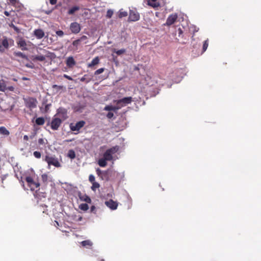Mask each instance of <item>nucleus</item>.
<instances>
[{"instance_id": "nucleus-62", "label": "nucleus", "mask_w": 261, "mask_h": 261, "mask_svg": "<svg viewBox=\"0 0 261 261\" xmlns=\"http://www.w3.org/2000/svg\"><path fill=\"white\" fill-rule=\"evenodd\" d=\"M35 135H36V133H34L33 134H32V135H31L30 136V138L31 139H33V138L34 137Z\"/></svg>"}, {"instance_id": "nucleus-20", "label": "nucleus", "mask_w": 261, "mask_h": 261, "mask_svg": "<svg viewBox=\"0 0 261 261\" xmlns=\"http://www.w3.org/2000/svg\"><path fill=\"white\" fill-rule=\"evenodd\" d=\"M13 55L15 57H20L21 58L24 59L27 61H29L28 57L26 56L24 54L20 51H14L13 53Z\"/></svg>"}, {"instance_id": "nucleus-14", "label": "nucleus", "mask_w": 261, "mask_h": 261, "mask_svg": "<svg viewBox=\"0 0 261 261\" xmlns=\"http://www.w3.org/2000/svg\"><path fill=\"white\" fill-rule=\"evenodd\" d=\"M12 42H13V40L11 39L9 40L6 37H5L2 41V45L5 48L8 49L9 47V43Z\"/></svg>"}, {"instance_id": "nucleus-55", "label": "nucleus", "mask_w": 261, "mask_h": 261, "mask_svg": "<svg viewBox=\"0 0 261 261\" xmlns=\"http://www.w3.org/2000/svg\"><path fill=\"white\" fill-rule=\"evenodd\" d=\"M87 38V36H82L80 39H79V40H80V42H81L82 41H83V40L86 39Z\"/></svg>"}, {"instance_id": "nucleus-19", "label": "nucleus", "mask_w": 261, "mask_h": 261, "mask_svg": "<svg viewBox=\"0 0 261 261\" xmlns=\"http://www.w3.org/2000/svg\"><path fill=\"white\" fill-rule=\"evenodd\" d=\"M81 244L83 247H85L87 248H90L93 245V243L90 240H87L81 242Z\"/></svg>"}, {"instance_id": "nucleus-42", "label": "nucleus", "mask_w": 261, "mask_h": 261, "mask_svg": "<svg viewBox=\"0 0 261 261\" xmlns=\"http://www.w3.org/2000/svg\"><path fill=\"white\" fill-rule=\"evenodd\" d=\"M104 70H105L104 68H99L95 71L94 74L98 75V74L102 73L103 72Z\"/></svg>"}, {"instance_id": "nucleus-64", "label": "nucleus", "mask_w": 261, "mask_h": 261, "mask_svg": "<svg viewBox=\"0 0 261 261\" xmlns=\"http://www.w3.org/2000/svg\"><path fill=\"white\" fill-rule=\"evenodd\" d=\"M64 76L66 77L67 79H68L69 80L71 79V78L70 76H68V75H64Z\"/></svg>"}, {"instance_id": "nucleus-10", "label": "nucleus", "mask_w": 261, "mask_h": 261, "mask_svg": "<svg viewBox=\"0 0 261 261\" xmlns=\"http://www.w3.org/2000/svg\"><path fill=\"white\" fill-rule=\"evenodd\" d=\"M85 124L84 121H80L76 123L75 125L72 123L70 124V128L72 131H79Z\"/></svg>"}, {"instance_id": "nucleus-43", "label": "nucleus", "mask_w": 261, "mask_h": 261, "mask_svg": "<svg viewBox=\"0 0 261 261\" xmlns=\"http://www.w3.org/2000/svg\"><path fill=\"white\" fill-rule=\"evenodd\" d=\"M53 89H56L57 90H60L63 88V86H59L57 85H53L52 86Z\"/></svg>"}, {"instance_id": "nucleus-51", "label": "nucleus", "mask_w": 261, "mask_h": 261, "mask_svg": "<svg viewBox=\"0 0 261 261\" xmlns=\"http://www.w3.org/2000/svg\"><path fill=\"white\" fill-rule=\"evenodd\" d=\"M38 144L39 145H43L45 144L44 139L43 138H40L38 139Z\"/></svg>"}, {"instance_id": "nucleus-29", "label": "nucleus", "mask_w": 261, "mask_h": 261, "mask_svg": "<svg viewBox=\"0 0 261 261\" xmlns=\"http://www.w3.org/2000/svg\"><path fill=\"white\" fill-rule=\"evenodd\" d=\"M45 120L43 117H39L36 119V123L38 125H42L44 124Z\"/></svg>"}, {"instance_id": "nucleus-11", "label": "nucleus", "mask_w": 261, "mask_h": 261, "mask_svg": "<svg viewBox=\"0 0 261 261\" xmlns=\"http://www.w3.org/2000/svg\"><path fill=\"white\" fill-rule=\"evenodd\" d=\"M70 30L72 33L77 34L80 32L81 28L79 23L74 22L70 24Z\"/></svg>"}, {"instance_id": "nucleus-2", "label": "nucleus", "mask_w": 261, "mask_h": 261, "mask_svg": "<svg viewBox=\"0 0 261 261\" xmlns=\"http://www.w3.org/2000/svg\"><path fill=\"white\" fill-rule=\"evenodd\" d=\"M23 100L25 107L30 109V110L36 108L38 103L36 98L32 97H28L23 98Z\"/></svg>"}, {"instance_id": "nucleus-24", "label": "nucleus", "mask_w": 261, "mask_h": 261, "mask_svg": "<svg viewBox=\"0 0 261 261\" xmlns=\"http://www.w3.org/2000/svg\"><path fill=\"white\" fill-rule=\"evenodd\" d=\"M0 133L6 136H8L10 134L9 131L5 126L0 127Z\"/></svg>"}, {"instance_id": "nucleus-17", "label": "nucleus", "mask_w": 261, "mask_h": 261, "mask_svg": "<svg viewBox=\"0 0 261 261\" xmlns=\"http://www.w3.org/2000/svg\"><path fill=\"white\" fill-rule=\"evenodd\" d=\"M17 44L20 47H21L22 50H28L27 46V43L24 39H20L19 41L17 42Z\"/></svg>"}, {"instance_id": "nucleus-35", "label": "nucleus", "mask_w": 261, "mask_h": 261, "mask_svg": "<svg viewBox=\"0 0 261 261\" xmlns=\"http://www.w3.org/2000/svg\"><path fill=\"white\" fill-rule=\"evenodd\" d=\"M92 184V186L91 187V189L93 191H95L96 189L99 188V187H100L99 184L96 181H94Z\"/></svg>"}, {"instance_id": "nucleus-13", "label": "nucleus", "mask_w": 261, "mask_h": 261, "mask_svg": "<svg viewBox=\"0 0 261 261\" xmlns=\"http://www.w3.org/2000/svg\"><path fill=\"white\" fill-rule=\"evenodd\" d=\"M78 196L80 199L81 201H85L87 203H90L91 202V199L89 196H88L86 194H83L81 192H79L78 193Z\"/></svg>"}, {"instance_id": "nucleus-45", "label": "nucleus", "mask_w": 261, "mask_h": 261, "mask_svg": "<svg viewBox=\"0 0 261 261\" xmlns=\"http://www.w3.org/2000/svg\"><path fill=\"white\" fill-rule=\"evenodd\" d=\"M80 41L79 39H77L76 40H74V41H73L72 42V45L74 46H75V47H77L79 45H80Z\"/></svg>"}, {"instance_id": "nucleus-8", "label": "nucleus", "mask_w": 261, "mask_h": 261, "mask_svg": "<svg viewBox=\"0 0 261 261\" xmlns=\"http://www.w3.org/2000/svg\"><path fill=\"white\" fill-rule=\"evenodd\" d=\"M56 115H59L61 117L60 119L62 121H64L68 118L67 110L64 108L60 107L57 110Z\"/></svg>"}, {"instance_id": "nucleus-47", "label": "nucleus", "mask_w": 261, "mask_h": 261, "mask_svg": "<svg viewBox=\"0 0 261 261\" xmlns=\"http://www.w3.org/2000/svg\"><path fill=\"white\" fill-rule=\"evenodd\" d=\"M89 180L91 182L93 183L95 181V177L93 175L90 174L89 176Z\"/></svg>"}, {"instance_id": "nucleus-58", "label": "nucleus", "mask_w": 261, "mask_h": 261, "mask_svg": "<svg viewBox=\"0 0 261 261\" xmlns=\"http://www.w3.org/2000/svg\"><path fill=\"white\" fill-rule=\"evenodd\" d=\"M17 1V0H10V3L12 5H15Z\"/></svg>"}, {"instance_id": "nucleus-59", "label": "nucleus", "mask_w": 261, "mask_h": 261, "mask_svg": "<svg viewBox=\"0 0 261 261\" xmlns=\"http://www.w3.org/2000/svg\"><path fill=\"white\" fill-rule=\"evenodd\" d=\"M39 49L42 50V49L41 48H40ZM42 51H43V54H46V53L50 54V53L48 51H47L45 49H42Z\"/></svg>"}, {"instance_id": "nucleus-23", "label": "nucleus", "mask_w": 261, "mask_h": 261, "mask_svg": "<svg viewBox=\"0 0 261 261\" xmlns=\"http://www.w3.org/2000/svg\"><path fill=\"white\" fill-rule=\"evenodd\" d=\"M103 158L107 161H111L113 159V155L106 150L103 154Z\"/></svg>"}, {"instance_id": "nucleus-9", "label": "nucleus", "mask_w": 261, "mask_h": 261, "mask_svg": "<svg viewBox=\"0 0 261 261\" xmlns=\"http://www.w3.org/2000/svg\"><path fill=\"white\" fill-rule=\"evenodd\" d=\"M178 17L177 13H173L170 14L167 18L166 23L164 24L165 25L170 26L173 24L176 20Z\"/></svg>"}, {"instance_id": "nucleus-31", "label": "nucleus", "mask_w": 261, "mask_h": 261, "mask_svg": "<svg viewBox=\"0 0 261 261\" xmlns=\"http://www.w3.org/2000/svg\"><path fill=\"white\" fill-rule=\"evenodd\" d=\"M107 161L105 159H101L98 161V165L101 167H105L107 165Z\"/></svg>"}, {"instance_id": "nucleus-44", "label": "nucleus", "mask_w": 261, "mask_h": 261, "mask_svg": "<svg viewBox=\"0 0 261 261\" xmlns=\"http://www.w3.org/2000/svg\"><path fill=\"white\" fill-rule=\"evenodd\" d=\"M183 32L180 28H179L176 32V35L177 34L178 37H181L182 35Z\"/></svg>"}, {"instance_id": "nucleus-52", "label": "nucleus", "mask_w": 261, "mask_h": 261, "mask_svg": "<svg viewBox=\"0 0 261 261\" xmlns=\"http://www.w3.org/2000/svg\"><path fill=\"white\" fill-rule=\"evenodd\" d=\"M90 212L92 213H96V207L95 206L92 205L90 208Z\"/></svg>"}, {"instance_id": "nucleus-46", "label": "nucleus", "mask_w": 261, "mask_h": 261, "mask_svg": "<svg viewBox=\"0 0 261 261\" xmlns=\"http://www.w3.org/2000/svg\"><path fill=\"white\" fill-rule=\"evenodd\" d=\"M113 11H112L111 10H108V11L107 12V17L108 18H111L112 17V16L113 15Z\"/></svg>"}, {"instance_id": "nucleus-26", "label": "nucleus", "mask_w": 261, "mask_h": 261, "mask_svg": "<svg viewBox=\"0 0 261 261\" xmlns=\"http://www.w3.org/2000/svg\"><path fill=\"white\" fill-rule=\"evenodd\" d=\"M7 90V87L3 80L0 81V91L5 92Z\"/></svg>"}, {"instance_id": "nucleus-1", "label": "nucleus", "mask_w": 261, "mask_h": 261, "mask_svg": "<svg viewBox=\"0 0 261 261\" xmlns=\"http://www.w3.org/2000/svg\"><path fill=\"white\" fill-rule=\"evenodd\" d=\"M25 180L27 182L28 187L31 191H35L36 193L39 189L40 184L39 182L34 181L31 176H27L25 178Z\"/></svg>"}, {"instance_id": "nucleus-54", "label": "nucleus", "mask_w": 261, "mask_h": 261, "mask_svg": "<svg viewBox=\"0 0 261 261\" xmlns=\"http://www.w3.org/2000/svg\"><path fill=\"white\" fill-rule=\"evenodd\" d=\"M7 90H8L10 91H13L14 90V87L13 86H9L7 87Z\"/></svg>"}, {"instance_id": "nucleus-7", "label": "nucleus", "mask_w": 261, "mask_h": 261, "mask_svg": "<svg viewBox=\"0 0 261 261\" xmlns=\"http://www.w3.org/2000/svg\"><path fill=\"white\" fill-rule=\"evenodd\" d=\"M96 173L98 175H100L102 174V176L108 180L110 179V176L113 173H115V172H114L111 170H108L107 171H102L100 169L97 168L96 169Z\"/></svg>"}, {"instance_id": "nucleus-32", "label": "nucleus", "mask_w": 261, "mask_h": 261, "mask_svg": "<svg viewBox=\"0 0 261 261\" xmlns=\"http://www.w3.org/2000/svg\"><path fill=\"white\" fill-rule=\"evenodd\" d=\"M68 156L71 159H74L75 158V153L72 149H70L68 151Z\"/></svg>"}, {"instance_id": "nucleus-39", "label": "nucleus", "mask_w": 261, "mask_h": 261, "mask_svg": "<svg viewBox=\"0 0 261 261\" xmlns=\"http://www.w3.org/2000/svg\"><path fill=\"white\" fill-rule=\"evenodd\" d=\"M208 45V39L205 40L203 42V46H202V51L204 52L207 48Z\"/></svg>"}, {"instance_id": "nucleus-18", "label": "nucleus", "mask_w": 261, "mask_h": 261, "mask_svg": "<svg viewBox=\"0 0 261 261\" xmlns=\"http://www.w3.org/2000/svg\"><path fill=\"white\" fill-rule=\"evenodd\" d=\"M76 63L72 57H69L66 60V65L69 67H72Z\"/></svg>"}, {"instance_id": "nucleus-49", "label": "nucleus", "mask_w": 261, "mask_h": 261, "mask_svg": "<svg viewBox=\"0 0 261 261\" xmlns=\"http://www.w3.org/2000/svg\"><path fill=\"white\" fill-rule=\"evenodd\" d=\"M25 66L31 69H33L34 67V66L32 63H27L25 64Z\"/></svg>"}, {"instance_id": "nucleus-38", "label": "nucleus", "mask_w": 261, "mask_h": 261, "mask_svg": "<svg viewBox=\"0 0 261 261\" xmlns=\"http://www.w3.org/2000/svg\"><path fill=\"white\" fill-rule=\"evenodd\" d=\"M127 15V12L126 11H123L122 9H121L119 11V13L118 15L119 18H122V17H125Z\"/></svg>"}, {"instance_id": "nucleus-22", "label": "nucleus", "mask_w": 261, "mask_h": 261, "mask_svg": "<svg viewBox=\"0 0 261 261\" xmlns=\"http://www.w3.org/2000/svg\"><path fill=\"white\" fill-rule=\"evenodd\" d=\"M80 9V8L79 6H73L69 9V10L67 12V14L68 15H73L75 11L79 10Z\"/></svg>"}, {"instance_id": "nucleus-56", "label": "nucleus", "mask_w": 261, "mask_h": 261, "mask_svg": "<svg viewBox=\"0 0 261 261\" xmlns=\"http://www.w3.org/2000/svg\"><path fill=\"white\" fill-rule=\"evenodd\" d=\"M5 51V48L0 44V52L4 53Z\"/></svg>"}, {"instance_id": "nucleus-5", "label": "nucleus", "mask_w": 261, "mask_h": 261, "mask_svg": "<svg viewBox=\"0 0 261 261\" xmlns=\"http://www.w3.org/2000/svg\"><path fill=\"white\" fill-rule=\"evenodd\" d=\"M56 115L53 118L51 122H48L47 125H50L51 128L54 130H57L61 126L62 120L60 118L55 117Z\"/></svg>"}, {"instance_id": "nucleus-28", "label": "nucleus", "mask_w": 261, "mask_h": 261, "mask_svg": "<svg viewBox=\"0 0 261 261\" xmlns=\"http://www.w3.org/2000/svg\"><path fill=\"white\" fill-rule=\"evenodd\" d=\"M105 110L106 111H116V110H118V108L117 107L116 105L115 106H107L105 107Z\"/></svg>"}, {"instance_id": "nucleus-12", "label": "nucleus", "mask_w": 261, "mask_h": 261, "mask_svg": "<svg viewBox=\"0 0 261 261\" xmlns=\"http://www.w3.org/2000/svg\"><path fill=\"white\" fill-rule=\"evenodd\" d=\"M105 204L111 210H115L117 208L118 203L117 201H115L112 199L106 201Z\"/></svg>"}, {"instance_id": "nucleus-34", "label": "nucleus", "mask_w": 261, "mask_h": 261, "mask_svg": "<svg viewBox=\"0 0 261 261\" xmlns=\"http://www.w3.org/2000/svg\"><path fill=\"white\" fill-rule=\"evenodd\" d=\"M79 208L84 211H86L89 208V206L87 203H82L80 205Z\"/></svg>"}, {"instance_id": "nucleus-40", "label": "nucleus", "mask_w": 261, "mask_h": 261, "mask_svg": "<svg viewBox=\"0 0 261 261\" xmlns=\"http://www.w3.org/2000/svg\"><path fill=\"white\" fill-rule=\"evenodd\" d=\"M42 180L44 183H47L48 180V175L44 173L41 176Z\"/></svg>"}, {"instance_id": "nucleus-21", "label": "nucleus", "mask_w": 261, "mask_h": 261, "mask_svg": "<svg viewBox=\"0 0 261 261\" xmlns=\"http://www.w3.org/2000/svg\"><path fill=\"white\" fill-rule=\"evenodd\" d=\"M99 59L98 57H95L91 62L88 64V67H92L99 63Z\"/></svg>"}, {"instance_id": "nucleus-25", "label": "nucleus", "mask_w": 261, "mask_h": 261, "mask_svg": "<svg viewBox=\"0 0 261 261\" xmlns=\"http://www.w3.org/2000/svg\"><path fill=\"white\" fill-rule=\"evenodd\" d=\"M119 149V147L118 146H115L114 147H112L107 150L109 151L112 155L115 154L116 152H117V151Z\"/></svg>"}, {"instance_id": "nucleus-6", "label": "nucleus", "mask_w": 261, "mask_h": 261, "mask_svg": "<svg viewBox=\"0 0 261 261\" xmlns=\"http://www.w3.org/2000/svg\"><path fill=\"white\" fill-rule=\"evenodd\" d=\"M140 19V14L136 9L129 10L128 21H137Z\"/></svg>"}, {"instance_id": "nucleus-33", "label": "nucleus", "mask_w": 261, "mask_h": 261, "mask_svg": "<svg viewBox=\"0 0 261 261\" xmlns=\"http://www.w3.org/2000/svg\"><path fill=\"white\" fill-rule=\"evenodd\" d=\"M15 176L17 177V178L19 180V182L21 184V185L23 188L24 190H28L29 188H26L24 186V181L22 180V177L21 176L20 177H19L17 174H15Z\"/></svg>"}, {"instance_id": "nucleus-53", "label": "nucleus", "mask_w": 261, "mask_h": 261, "mask_svg": "<svg viewBox=\"0 0 261 261\" xmlns=\"http://www.w3.org/2000/svg\"><path fill=\"white\" fill-rule=\"evenodd\" d=\"M7 176H8V174H6L3 175L2 176L1 180H2V182H3L4 180L7 178Z\"/></svg>"}, {"instance_id": "nucleus-41", "label": "nucleus", "mask_w": 261, "mask_h": 261, "mask_svg": "<svg viewBox=\"0 0 261 261\" xmlns=\"http://www.w3.org/2000/svg\"><path fill=\"white\" fill-rule=\"evenodd\" d=\"M34 156L37 159H40L41 156V154L39 151H35L33 152Z\"/></svg>"}, {"instance_id": "nucleus-36", "label": "nucleus", "mask_w": 261, "mask_h": 261, "mask_svg": "<svg viewBox=\"0 0 261 261\" xmlns=\"http://www.w3.org/2000/svg\"><path fill=\"white\" fill-rule=\"evenodd\" d=\"M114 52L117 55L120 56L123 54H124L126 52V49L124 48H122L119 50L114 49Z\"/></svg>"}, {"instance_id": "nucleus-61", "label": "nucleus", "mask_w": 261, "mask_h": 261, "mask_svg": "<svg viewBox=\"0 0 261 261\" xmlns=\"http://www.w3.org/2000/svg\"><path fill=\"white\" fill-rule=\"evenodd\" d=\"M4 14L7 16H9L10 15V13L9 12L7 11H5L4 12Z\"/></svg>"}, {"instance_id": "nucleus-30", "label": "nucleus", "mask_w": 261, "mask_h": 261, "mask_svg": "<svg viewBox=\"0 0 261 261\" xmlns=\"http://www.w3.org/2000/svg\"><path fill=\"white\" fill-rule=\"evenodd\" d=\"M91 79L89 77L88 75L85 74L80 79V81L85 82L86 83H88L91 81Z\"/></svg>"}, {"instance_id": "nucleus-63", "label": "nucleus", "mask_w": 261, "mask_h": 261, "mask_svg": "<svg viewBox=\"0 0 261 261\" xmlns=\"http://www.w3.org/2000/svg\"><path fill=\"white\" fill-rule=\"evenodd\" d=\"M24 81H27V80H29V78L28 77H23L22 79Z\"/></svg>"}, {"instance_id": "nucleus-4", "label": "nucleus", "mask_w": 261, "mask_h": 261, "mask_svg": "<svg viewBox=\"0 0 261 261\" xmlns=\"http://www.w3.org/2000/svg\"><path fill=\"white\" fill-rule=\"evenodd\" d=\"M45 161L48 164L49 167L51 165L57 168L61 167V164L59 163L58 159L55 156L46 155Z\"/></svg>"}, {"instance_id": "nucleus-3", "label": "nucleus", "mask_w": 261, "mask_h": 261, "mask_svg": "<svg viewBox=\"0 0 261 261\" xmlns=\"http://www.w3.org/2000/svg\"><path fill=\"white\" fill-rule=\"evenodd\" d=\"M132 101V97H126L121 99L116 100L115 101L118 109H120L121 108L126 106L127 105L129 104Z\"/></svg>"}, {"instance_id": "nucleus-15", "label": "nucleus", "mask_w": 261, "mask_h": 261, "mask_svg": "<svg viewBox=\"0 0 261 261\" xmlns=\"http://www.w3.org/2000/svg\"><path fill=\"white\" fill-rule=\"evenodd\" d=\"M34 33L35 37L38 39L42 38L44 36V33L41 29L35 30Z\"/></svg>"}, {"instance_id": "nucleus-57", "label": "nucleus", "mask_w": 261, "mask_h": 261, "mask_svg": "<svg viewBox=\"0 0 261 261\" xmlns=\"http://www.w3.org/2000/svg\"><path fill=\"white\" fill-rule=\"evenodd\" d=\"M57 0H49L51 5H55L57 3Z\"/></svg>"}, {"instance_id": "nucleus-27", "label": "nucleus", "mask_w": 261, "mask_h": 261, "mask_svg": "<svg viewBox=\"0 0 261 261\" xmlns=\"http://www.w3.org/2000/svg\"><path fill=\"white\" fill-rule=\"evenodd\" d=\"M46 102H47V99L43 100V101H42V105H44V106H45L44 110V113L47 112L49 109L50 107L51 106L50 103L47 104Z\"/></svg>"}, {"instance_id": "nucleus-48", "label": "nucleus", "mask_w": 261, "mask_h": 261, "mask_svg": "<svg viewBox=\"0 0 261 261\" xmlns=\"http://www.w3.org/2000/svg\"><path fill=\"white\" fill-rule=\"evenodd\" d=\"M56 34L60 37H62L64 35V32L61 30L57 31Z\"/></svg>"}, {"instance_id": "nucleus-16", "label": "nucleus", "mask_w": 261, "mask_h": 261, "mask_svg": "<svg viewBox=\"0 0 261 261\" xmlns=\"http://www.w3.org/2000/svg\"><path fill=\"white\" fill-rule=\"evenodd\" d=\"M31 58L33 61H44L45 60V56L43 55L32 56Z\"/></svg>"}, {"instance_id": "nucleus-37", "label": "nucleus", "mask_w": 261, "mask_h": 261, "mask_svg": "<svg viewBox=\"0 0 261 261\" xmlns=\"http://www.w3.org/2000/svg\"><path fill=\"white\" fill-rule=\"evenodd\" d=\"M9 26L13 28L14 30L18 34L20 33L21 32L20 29H19L13 23H11Z\"/></svg>"}, {"instance_id": "nucleus-50", "label": "nucleus", "mask_w": 261, "mask_h": 261, "mask_svg": "<svg viewBox=\"0 0 261 261\" xmlns=\"http://www.w3.org/2000/svg\"><path fill=\"white\" fill-rule=\"evenodd\" d=\"M114 116V114L112 113V112H109L107 114V118H108L109 119H111Z\"/></svg>"}, {"instance_id": "nucleus-60", "label": "nucleus", "mask_w": 261, "mask_h": 261, "mask_svg": "<svg viewBox=\"0 0 261 261\" xmlns=\"http://www.w3.org/2000/svg\"><path fill=\"white\" fill-rule=\"evenodd\" d=\"M23 140L28 141L29 140V137L27 135H24L23 136Z\"/></svg>"}]
</instances>
